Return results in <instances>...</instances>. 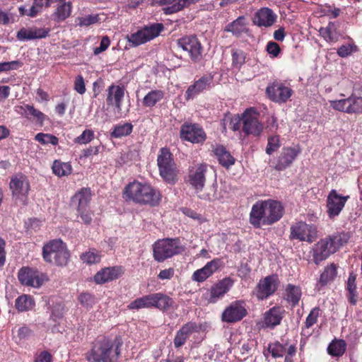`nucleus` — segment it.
Here are the masks:
<instances>
[{
	"mask_svg": "<svg viewBox=\"0 0 362 362\" xmlns=\"http://www.w3.org/2000/svg\"><path fill=\"white\" fill-rule=\"evenodd\" d=\"M123 341L120 337L99 336L86 354L88 362H119Z\"/></svg>",
	"mask_w": 362,
	"mask_h": 362,
	"instance_id": "nucleus-1",
	"label": "nucleus"
},
{
	"mask_svg": "<svg viewBox=\"0 0 362 362\" xmlns=\"http://www.w3.org/2000/svg\"><path fill=\"white\" fill-rule=\"evenodd\" d=\"M284 212V209L278 201H258L252 206L249 221L254 228H260L262 226H270L279 221Z\"/></svg>",
	"mask_w": 362,
	"mask_h": 362,
	"instance_id": "nucleus-2",
	"label": "nucleus"
},
{
	"mask_svg": "<svg viewBox=\"0 0 362 362\" xmlns=\"http://www.w3.org/2000/svg\"><path fill=\"white\" fill-rule=\"evenodd\" d=\"M122 197L127 202L150 206H158L161 201V194L158 190L150 184L136 180L124 187Z\"/></svg>",
	"mask_w": 362,
	"mask_h": 362,
	"instance_id": "nucleus-3",
	"label": "nucleus"
},
{
	"mask_svg": "<svg viewBox=\"0 0 362 362\" xmlns=\"http://www.w3.org/2000/svg\"><path fill=\"white\" fill-rule=\"evenodd\" d=\"M42 258L50 264L65 267L70 259V252L66 245L61 239H54L45 243L42 247Z\"/></svg>",
	"mask_w": 362,
	"mask_h": 362,
	"instance_id": "nucleus-4",
	"label": "nucleus"
},
{
	"mask_svg": "<svg viewBox=\"0 0 362 362\" xmlns=\"http://www.w3.org/2000/svg\"><path fill=\"white\" fill-rule=\"evenodd\" d=\"M184 251L179 238L159 239L153 244V257L158 262H163Z\"/></svg>",
	"mask_w": 362,
	"mask_h": 362,
	"instance_id": "nucleus-5",
	"label": "nucleus"
},
{
	"mask_svg": "<svg viewBox=\"0 0 362 362\" xmlns=\"http://www.w3.org/2000/svg\"><path fill=\"white\" fill-rule=\"evenodd\" d=\"M160 177L167 182L174 183L177 177L176 165L173 156L168 148H161L157 158Z\"/></svg>",
	"mask_w": 362,
	"mask_h": 362,
	"instance_id": "nucleus-6",
	"label": "nucleus"
},
{
	"mask_svg": "<svg viewBox=\"0 0 362 362\" xmlns=\"http://www.w3.org/2000/svg\"><path fill=\"white\" fill-rule=\"evenodd\" d=\"M163 30V23H155L145 25L136 33L127 35V39L132 47H137L158 37Z\"/></svg>",
	"mask_w": 362,
	"mask_h": 362,
	"instance_id": "nucleus-7",
	"label": "nucleus"
},
{
	"mask_svg": "<svg viewBox=\"0 0 362 362\" xmlns=\"http://www.w3.org/2000/svg\"><path fill=\"white\" fill-rule=\"evenodd\" d=\"M9 187L13 199H14L16 203H19L23 206L28 204L30 184L25 175L21 173L12 176Z\"/></svg>",
	"mask_w": 362,
	"mask_h": 362,
	"instance_id": "nucleus-8",
	"label": "nucleus"
},
{
	"mask_svg": "<svg viewBox=\"0 0 362 362\" xmlns=\"http://www.w3.org/2000/svg\"><path fill=\"white\" fill-rule=\"evenodd\" d=\"M330 106L335 110L347 114H362V97L352 93L344 99L330 100Z\"/></svg>",
	"mask_w": 362,
	"mask_h": 362,
	"instance_id": "nucleus-9",
	"label": "nucleus"
},
{
	"mask_svg": "<svg viewBox=\"0 0 362 362\" xmlns=\"http://www.w3.org/2000/svg\"><path fill=\"white\" fill-rule=\"evenodd\" d=\"M177 45L187 51L194 62H199L202 59L203 47L195 35H186L177 40Z\"/></svg>",
	"mask_w": 362,
	"mask_h": 362,
	"instance_id": "nucleus-10",
	"label": "nucleus"
},
{
	"mask_svg": "<svg viewBox=\"0 0 362 362\" xmlns=\"http://www.w3.org/2000/svg\"><path fill=\"white\" fill-rule=\"evenodd\" d=\"M180 136L192 144H203L206 139L203 128L196 123L185 122L180 127Z\"/></svg>",
	"mask_w": 362,
	"mask_h": 362,
	"instance_id": "nucleus-11",
	"label": "nucleus"
},
{
	"mask_svg": "<svg viewBox=\"0 0 362 362\" xmlns=\"http://www.w3.org/2000/svg\"><path fill=\"white\" fill-rule=\"evenodd\" d=\"M247 315L246 303L244 300H235L223 310L221 320L227 323L241 321Z\"/></svg>",
	"mask_w": 362,
	"mask_h": 362,
	"instance_id": "nucleus-12",
	"label": "nucleus"
},
{
	"mask_svg": "<svg viewBox=\"0 0 362 362\" xmlns=\"http://www.w3.org/2000/svg\"><path fill=\"white\" fill-rule=\"evenodd\" d=\"M316 238V228L313 225L300 221L291 226V240L313 243Z\"/></svg>",
	"mask_w": 362,
	"mask_h": 362,
	"instance_id": "nucleus-13",
	"label": "nucleus"
},
{
	"mask_svg": "<svg viewBox=\"0 0 362 362\" xmlns=\"http://www.w3.org/2000/svg\"><path fill=\"white\" fill-rule=\"evenodd\" d=\"M214 86V76L204 74L197 80H194L192 84L188 86L185 93L187 101L193 100L200 93L209 90Z\"/></svg>",
	"mask_w": 362,
	"mask_h": 362,
	"instance_id": "nucleus-14",
	"label": "nucleus"
},
{
	"mask_svg": "<svg viewBox=\"0 0 362 362\" xmlns=\"http://www.w3.org/2000/svg\"><path fill=\"white\" fill-rule=\"evenodd\" d=\"M258 113L252 107L246 109L243 112V132L246 135L258 136L263 130V125L257 117Z\"/></svg>",
	"mask_w": 362,
	"mask_h": 362,
	"instance_id": "nucleus-15",
	"label": "nucleus"
},
{
	"mask_svg": "<svg viewBox=\"0 0 362 362\" xmlns=\"http://www.w3.org/2000/svg\"><path fill=\"white\" fill-rule=\"evenodd\" d=\"M349 195L339 194L336 189H332L327 197V214L330 219L338 216L349 199Z\"/></svg>",
	"mask_w": 362,
	"mask_h": 362,
	"instance_id": "nucleus-16",
	"label": "nucleus"
},
{
	"mask_svg": "<svg viewBox=\"0 0 362 362\" xmlns=\"http://www.w3.org/2000/svg\"><path fill=\"white\" fill-rule=\"evenodd\" d=\"M293 91L284 83L274 81L269 84L266 88L267 97L273 102L284 103L291 98Z\"/></svg>",
	"mask_w": 362,
	"mask_h": 362,
	"instance_id": "nucleus-17",
	"label": "nucleus"
},
{
	"mask_svg": "<svg viewBox=\"0 0 362 362\" xmlns=\"http://www.w3.org/2000/svg\"><path fill=\"white\" fill-rule=\"evenodd\" d=\"M279 279L272 274L260 280L255 288V296L258 300H265L272 296L277 290Z\"/></svg>",
	"mask_w": 362,
	"mask_h": 362,
	"instance_id": "nucleus-18",
	"label": "nucleus"
},
{
	"mask_svg": "<svg viewBox=\"0 0 362 362\" xmlns=\"http://www.w3.org/2000/svg\"><path fill=\"white\" fill-rule=\"evenodd\" d=\"M18 279L22 285L39 288L43 284L42 275L37 271L28 267H22L18 273Z\"/></svg>",
	"mask_w": 362,
	"mask_h": 362,
	"instance_id": "nucleus-19",
	"label": "nucleus"
},
{
	"mask_svg": "<svg viewBox=\"0 0 362 362\" xmlns=\"http://www.w3.org/2000/svg\"><path fill=\"white\" fill-rule=\"evenodd\" d=\"M206 171L207 165L205 163L197 164L189 169L188 181L197 193L201 192L204 187Z\"/></svg>",
	"mask_w": 362,
	"mask_h": 362,
	"instance_id": "nucleus-20",
	"label": "nucleus"
},
{
	"mask_svg": "<svg viewBox=\"0 0 362 362\" xmlns=\"http://www.w3.org/2000/svg\"><path fill=\"white\" fill-rule=\"evenodd\" d=\"M300 152L301 149L298 145L294 147H284L274 166L275 170L278 171L286 170L293 163Z\"/></svg>",
	"mask_w": 362,
	"mask_h": 362,
	"instance_id": "nucleus-21",
	"label": "nucleus"
},
{
	"mask_svg": "<svg viewBox=\"0 0 362 362\" xmlns=\"http://www.w3.org/2000/svg\"><path fill=\"white\" fill-rule=\"evenodd\" d=\"M223 264L220 258H214L207 262L202 268L196 270L192 276V279L196 282H204L214 272L218 270Z\"/></svg>",
	"mask_w": 362,
	"mask_h": 362,
	"instance_id": "nucleus-22",
	"label": "nucleus"
},
{
	"mask_svg": "<svg viewBox=\"0 0 362 362\" xmlns=\"http://www.w3.org/2000/svg\"><path fill=\"white\" fill-rule=\"evenodd\" d=\"M286 310L281 306H274L267 310L262 317V327L274 329L279 325L284 317Z\"/></svg>",
	"mask_w": 362,
	"mask_h": 362,
	"instance_id": "nucleus-23",
	"label": "nucleus"
},
{
	"mask_svg": "<svg viewBox=\"0 0 362 362\" xmlns=\"http://www.w3.org/2000/svg\"><path fill=\"white\" fill-rule=\"evenodd\" d=\"M277 17L271 8L262 7L255 13L252 23L259 28H269L276 22Z\"/></svg>",
	"mask_w": 362,
	"mask_h": 362,
	"instance_id": "nucleus-24",
	"label": "nucleus"
},
{
	"mask_svg": "<svg viewBox=\"0 0 362 362\" xmlns=\"http://www.w3.org/2000/svg\"><path fill=\"white\" fill-rule=\"evenodd\" d=\"M199 327L196 322H188L183 325L181 328L176 332L174 338V346L178 349L182 346L189 339V336L195 332H198Z\"/></svg>",
	"mask_w": 362,
	"mask_h": 362,
	"instance_id": "nucleus-25",
	"label": "nucleus"
},
{
	"mask_svg": "<svg viewBox=\"0 0 362 362\" xmlns=\"http://www.w3.org/2000/svg\"><path fill=\"white\" fill-rule=\"evenodd\" d=\"M325 238L320 240L314 245L313 252V260L315 264H320L322 261L327 259L334 252Z\"/></svg>",
	"mask_w": 362,
	"mask_h": 362,
	"instance_id": "nucleus-26",
	"label": "nucleus"
},
{
	"mask_svg": "<svg viewBox=\"0 0 362 362\" xmlns=\"http://www.w3.org/2000/svg\"><path fill=\"white\" fill-rule=\"evenodd\" d=\"M106 103L107 105H114L118 110L122 109L125 88L122 86L112 84L107 90Z\"/></svg>",
	"mask_w": 362,
	"mask_h": 362,
	"instance_id": "nucleus-27",
	"label": "nucleus"
},
{
	"mask_svg": "<svg viewBox=\"0 0 362 362\" xmlns=\"http://www.w3.org/2000/svg\"><path fill=\"white\" fill-rule=\"evenodd\" d=\"M123 274L120 266L106 267L98 272L94 276L95 283L102 284L118 279Z\"/></svg>",
	"mask_w": 362,
	"mask_h": 362,
	"instance_id": "nucleus-28",
	"label": "nucleus"
},
{
	"mask_svg": "<svg viewBox=\"0 0 362 362\" xmlns=\"http://www.w3.org/2000/svg\"><path fill=\"white\" fill-rule=\"evenodd\" d=\"M234 281L230 277H225L218 281L211 288V294L209 301L216 303V300L224 296L233 286Z\"/></svg>",
	"mask_w": 362,
	"mask_h": 362,
	"instance_id": "nucleus-29",
	"label": "nucleus"
},
{
	"mask_svg": "<svg viewBox=\"0 0 362 362\" xmlns=\"http://www.w3.org/2000/svg\"><path fill=\"white\" fill-rule=\"evenodd\" d=\"M249 30L247 27L246 18L244 16H239L229 23L224 28L225 32L231 33L236 37H240L243 34H247Z\"/></svg>",
	"mask_w": 362,
	"mask_h": 362,
	"instance_id": "nucleus-30",
	"label": "nucleus"
},
{
	"mask_svg": "<svg viewBox=\"0 0 362 362\" xmlns=\"http://www.w3.org/2000/svg\"><path fill=\"white\" fill-rule=\"evenodd\" d=\"M327 240L329 248L332 250L334 253L339 250V249L345 245L350 239V235L345 231L336 232L325 238Z\"/></svg>",
	"mask_w": 362,
	"mask_h": 362,
	"instance_id": "nucleus-31",
	"label": "nucleus"
},
{
	"mask_svg": "<svg viewBox=\"0 0 362 362\" xmlns=\"http://www.w3.org/2000/svg\"><path fill=\"white\" fill-rule=\"evenodd\" d=\"M90 200V189L83 187L72 197L71 203L76 205V210H81L82 209L88 207Z\"/></svg>",
	"mask_w": 362,
	"mask_h": 362,
	"instance_id": "nucleus-32",
	"label": "nucleus"
},
{
	"mask_svg": "<svg viewBox=\"0 0 362 362\" xmlns=\"http://www.w3.org/2000/svg\"><path fill=\"white\" fill-rule=\"evenodd\" d=\"M165 97V92L161 89H153L147 93L142 100L144 107L152 108L160 103Z\"/></svg>",
	"mask_w": 362,
	"mask_h": 362,
	"instance_id": "nucleus-33",
	"label": "nucleus"
},
{
	"mask_svg": "<svg viewBox=\"0 0 362 362\" xmlns=\"http://www.w3.org/2000/svg\"><path fill=\"white\" fill-rule=\"evenodd\" d=\"M214 152L218 160V163L223 167L229 168L230 166L235 164V159L224 146H216Z\"/></svg>",
	"mask_w": 362,
	"mask_h": 362,
	"instance_id": "nucleus-34",
	"label": "nucleus"
},
{
	"mask_svg": "<svg viewBox=\"0 0 362 362\" xmlns=\"http://www.w3.org/2000/svg\"><path fill=\"white\" fill-rule=\"evenodd\" d=\"M346 290L347 291V298L349 303L356 305L358 301V293L357 292L356 275L351 272L349 274L346 284Z\"/></svg>",
	"mask_w": 362,
	"mask_h": 362,
	"instance_id": "nucleus-35",
	"label": "nucleus"
},
{
	"mask_svg": "<svg viewBox=\"0 0 362 362\" xmlns=\"http://www.w3.org/2000/svg\"><path fill=\"white\" fill-rule=\"evenodd\" d=\"M153 294L154 308L162 311H166L173 307L175 302L168 295L160 292Z\"/></svg>",
	"mask_w": 362,
	"mask_h": 362,
	"instance_id": "nucleus-36",
	"label": "nucleus"
},
{
	"mask_svg": "<svg viewBox=\"0 0 362 362\" xmlns=\"http://www.w3.org/2000/svg\"><path fill=\"white\" fill-rule=\"evenodd\" d=\"M55 11L52 14V19L57 22H62L69 18L71 13V2H65V0H59Z\"/></svg>",
	"mask_w": 362,
	"mask_h": 362,
	"instance_id": "nucleus-37",
	"label": "nucleus"
},
{
	"mask_svg": "<svg viewBox=\"0 0 362 362\" xmlns=\"http://www.w3.org/2000/svg\"><path fill=\"white\" fill-rule=\"evenodd\" d=\"M337 275V265L331 263L325 267L324 271L320 274L318 284L321 286H325L333 281Z\"/></svg>",
	"mask_w": 362,
	"mask_h": 362,
	"instance_id": "nucleus-38",
	"label": "nucleus"
},
{
	"mask_svg": "<svg viewBox=\"0 0 362 362\" xmlns=\"http://www.w3.org/2000/svg\"><path fill=\"white\" fill-rule=\"evenodd\" d=\"M302 292L300 286L288 284L285 289V296L286 301L292 307L296 306L301 298Z\"/></svg>",
	"mask_w": 362,
	"mask_h": 362,
	"instance_id": "nucleus-39",
	"label": "nucleus"
},
{
	"mask_svg": "<svg viewBox=\"0 0 362 362\" xmlns=\"http://www.w3.org/2000/svg\"><path fill=\"white\" fill-rule=\"evenodd\" d=\"M320 35L328 42H336L339 40L340 33L334 23L329 22L326 28L320 29Z\"/></svg>",
	"mask_w": 362,
	"mask_h": 362,
	"instance_id": "nucleus-40",
	"label": "nucleus"
},
{
	"mask_svg": "<svg viewBox=\"0 0 362 362\" xmlns=\"http://www.w3.org/2000/svg\"><path fill=\"white\" fill-rule=\"evenodd\" d=\"M153 296V294L151 293L138 298L129 304L128 308L130 310H139L142 308H154Z\"/></svg>",
	"mask_w": 362,
	"mask_h": 362,
	"instance_id": "nucleus-41",
	"label": "nucleus"
},
{
	"mask_svg": "<svg viewBox=\"0 0 362 362\" xmlns=\"http://www.w3.org/2000/svg\"><path fill=\"white\" fill-rule=\"evenodd\" d=\"M321 315L322 310L320 308V307H315L310 311L308 315L305 319L304 325L301 328L302 335H305L306 332H308L307 330L317 322L318 318ZM308 335H310L308 332Z\"/></svg>",
	"mask_w": 362,
	"mask_h": 362,
	"instance_id": "nucleus-42",
	"label": "nucleus"
},
{
	"mask_svg": "<svg viewBox=\"0 0 362 362\" xmlns=\"http://www.w3.org/2000/svg\"><path fill=\"white\" fill-rule=\"evenodd\" d=\"M52 171L58 177L68 176L72 172V167L69 163L62 162L59 160H55L52 164Z\"/></svg>",
	"mask_w": 362,
	"mask_h": 362,
	"instance_id": "nucleus-43",
	"label": "nucleus"
},
{
	"mask_svg": "<svg viewBox=\"0 0 362 362\" xmlns=\"http://www.w3.org/2000/svg\"><path fill=\"white\" fill-rule=\"evenodd\" d=\"M132 130L133 125L130 122L118 124L113 127L112 131L111 132V136L117 139L127 136L132 134Z\"/></svg>",
	"mask_w": 362,
	"mask_h": 362,
	"instance_id": "nucleus-44",
	"label": "nucleus"
},
{
	"mask_svg": "<svg viewBox=\"0 0 362 362\" xmlns=\"http://www.w3.org/2000/svg\"><path fill=\"white\" fill-rule=\"evenodd\" d=\"M197 0H179L172 6H166L163 8V11L166 15H170L183 10L191 4H194Z\"/></svg>",
	"mask_w": 362,
	"mask_h": 362,
	"instance_id": "nucleus-45",
	"label": "nucleus"
},
{
	"mask_svg": "<svg viewBox=\"0 0 362 362\" xmlns=\"http://www.w3.org/2000/svg\"><path fill=\"white\" fill-rule=\"evenodd\" d=\"M80 259L86 264H97L100 261V255L95 249H89L80 255Z\"/></svg>",
	"mask_w": 362,
	"mask_h": 362,
	"instance_id": "nucleus-46",
	"label": "nucleus"
},
{
	"mask_svg": "<svg viewBox=\"0 0 362 362\" xmlns=\"http://www.w3.org/2000/svg\"><path fill=\"white\" fill-rule=\"evenodd\" d=\"M286 349L284 345L279 341L269 343L267 346V352L271 354L272 358H281L284 356Z\"/></svg>",
	"mask_w": 362,
	"mask_h": 362,
	"instance_id": "nucleus-47",
	"label": "nucleus"
},
{
	"mask_svg": "<svg viewBox=\"0 0 362 362\" xmlns=\"http://www.w3.org/2000/svg\"><path fill=\"white\" fill-rule=\"evenodd\" d=\"M33 305V299L27 295L18 296L15 302V307L19 312H25L30 310Z\"/></svg>",
	"mask_w": 362,
	"mask_h": 362,
	"instance_id": "nucleus-48",
	"label": "nucleus"
},
{
	"mask_svg": "<svg viewBox=\"0 0 362 362\" xmlns=\"http://www.w3.org/2000/svg\"><path fill=\"white\" fill-rule=\"evenodd\" d=\"M25 108L28 110V119L33 118L35 119V121L40 125H42L44 124V122L46 119V115L43 112L35 108L33 105L29 104H26Z\"/></svg>",
	"mask_w": 362,
	"mask_h": 362,
	"instance_id": "nucleus-49",
	"label": "nucleus"
},
{
	"mask_svg": "<svg viewBox=\"0 0 362 362\" xmlns=\"http://www.w3.org/2000/svg\"><path fill=\"white\" fill-rule=\"evenodd\" d=\"M346 344L344 341H332L328 346V353L334 356H341L345 352Z\"/></svg>",
	"mask_w": 362,
	"mask_h": 362,
	"instance_id": "nucleus-50",
	"label": "nucleus"
},
{
	"mask_svg": "<svg viewBox=\"0 0 362 362\" xmlns=\"http://www.w3.org/2000/svg\"><path fill=\"white\" fill-rule=\"evenodd\" d=\"M35 140L42 145L51 144L53 146H57L59 143V139L56 136L45 133L37 134L35 136Z\"/></svg>",
	"mask_w": 362,
	"mask_h": 362,
	"instance_id": "nucleus-51",
	"label": "nucleus"
},
{
	"mask_svg": "<svg viewBox=\"0 0 362 362\" xmlns=\"http://www.w3.org/2000/svg\"><path fill=\"white\" fill-rule=\"evenodd\" d=\"M78 300L80 304L87 309L91 308L95 303V297L88 292H83L78 296Z\"/></svg>",
	"mask_w": 362,
	"mask_h": 362,
	"instance_id": "nucleus-52",
	"label": "nucleus"
},
{
	"mask_svg": "<svg viewBox=\"0 0 362 362\" xmlns=\"http://www.w3.org/2000/svg\"><path fill=\"white\" fill-rule=\"evenodd\" d=\"M245 53L240 49L232 51V66L234 68L240 69L245 62Z\"/></svg>",
	"mask_w": 362,
	"mask_h": 362,
	"instance_id": "nucleus-53",
	"label": "nucleus"
},
{
	"mask_svg": "<svg viewBox=\"0 0 362 362\" xmlns=\"http://www.w3.org/2000/svg\"><path fill=\"white\" fill-rule=\"evenodd\" d=\"M100 18L98 14H90L76 18V23L79 26H89L90 25L99 23Z\"/></svg>",
	"mask_w": 362,
	"mask_h": 362,
	"instance_id": "nucleus-54",
	"label": "nucleus"
},
{
	"mask_svg": "<svg viewBox=\"0 0 362 362\" xmlns=\"http://www.w3.org/2000/svg\"><path fill=\"white\" fill-rule=\"evenodd\" d=\"M50 0H33V5L30 8L31 18L37 16L42 10L43 7H49Z\"/></svg>",
	"mask_w": 362,
	"mask_h": 362,
	"instance_id": "nucleus-55",
	"label": "nucleus"
},
{
	"mask_svg": "<svg viewBox=\"0 0 362 362\" xmlns=\"http://www.w3.org/2000/svg\"><path fill=\"white\" fill-rule=\"evenodd\" d=\"M279 136L274 135L268 137L267 145L266 147V153L268 155H272L274 152L276 151L280 147Z\"/></svg>",
	"mask_w": 362,
	"mask_h": 362,
	"instance_id": "nucleus-56",
	"label": "nucleus"
},
{
	"mask_svg": "<svg viewBox=\"0 0 362 362\" xmlns=\"http://www.w3.org/2000/svg\"><path fill=\"white\" fill-rule=\"evenodd\" d=\"M94 139V132L92 129H85L82 134L77 136L74 141L76 144H86L90 142Z\"/></svg>",
	"mask_w": 362,
	"mask_h": 362,
	"instance_id": "nucleus-57",
	"label": "nucleus"
},
{
	"mask_svg": "<svg viewBox=\"0 0 362 362\" xmlns=\"http://www.w3.org/2000/svg\"><path fill=\"white\" fill-rule=\"evenodd\" d=\"M23 66V63L18 60L0 62V72L16 70Z\"/></svg>",
	"mask_w": 362,
	"mask_h": 362,
	"instance_id": "nucleus-58",
	"label": "nucleus"
},
{
	"mask_svg": "<svg viewBox=\"0 0 362 362\" xmlns=\"http://www.w3.org/2000/svg\"><path fill=\"white\" fill-rule=\"evenodd\" d=\"M16 38L20 41H29L34 40L32 27L28 28H21L16 33Z\"/></svg>",
	"mask_w": 362,
	"mask_h": 362,
	"instance_id": "nucleus-59",
	"label": "nucleus"
},
{
	"mask_svg": "<svg viewBox=\"0 0 362 362\" xmlns=\"http://www.w3.org/2000/svg\"><path fill=\"white\" fill-rule=\"evenodd\" d=\"M78 214L81 218L82 222L86 225H90L93 221V212L88 208L77 210Z\"/></svg>",
	"mask_w": 362,
	"mask_h": 362,
	"instance_id": "nucleus-60",
	"label": "nucleus"
},
{
	"mask_svg": "<svg viewBox=\"0 0 362 362\" xmlns=\"http://www.w3.org/2000/svg\"><path fill=\"white\" fill-rule=\"evenodd\" d=\"M182 212L187 216L197 220L199 223H204L206 219L203 217L200 214H198L197 211H194L189 208H183L182 209Z\"/></svg>",
	"mask_w": 362,
	"mask_h": 362,
	"instance_id": "nucleus-61",
	"label": "nucleus"
},
{
	"mask_svg": "<svg viewBox=\"0 0 362 362\" xmlns=\"http://www.w3.org/2000/svg\"><path fill=\"white\" fill-rule=\"evenodd\" d=\"M34 40L45 38L49 35L50 29L49 28L32 27Z\"/></svg>",
	"mask_w": 362,
	"mask_h": 362,
	"instance_id": "nucleus-62",
	"label": "nucleus"
},
{
	"mask_svg": "<svg viewBox=\"0 0 362 362\" xmlns=\"http://www.w3.org/2000/svg\"><path fill=\"white\" fill-rule=\"evenodd\" d=\"M243 113L241 115V116H239L238 115H235L231 118L230 121V128L234 132L239 131L241 126L243 127Z\"/></svg>",
	"mask_w": 362,
	"mask_h": 362,
	"instance_id": "nucleus-63",
	"label": "nucleus"
},
{
	"mask_svg": "<svg viewBox=\"0 0 362 362\" xmlns=\"http://www.w3.org/2000/svg\"><path fill=\"white\" fill-rule=\"evenodd\" d=\"M267 52L272 56V57H277L281 52L279 45L275 42L270 41L267 45Z\"/></svg>",
	"mask_w": 362,
	"mask_h": 362,
	"instance_id": "nucleus-64",
	"label": "nucleus"
}]
</instances>
